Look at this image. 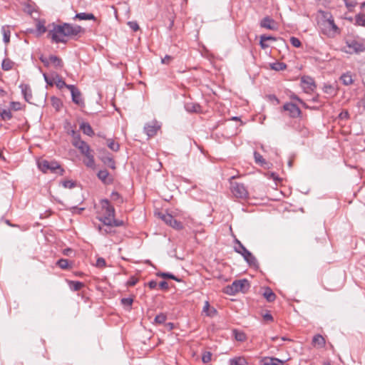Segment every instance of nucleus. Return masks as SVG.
<instances>
[{"label":"nucleus","mask_w":365,"mask_h":365,"mask_svg":"<svg viewBox=\"0 0 365 365\" xmlns=\"http://www.w3.org/2000/svg\"><path fill=\"white\" fill-rule=\"evenodd\" d=\"M320 13L322 16L318 22V25L322 34L329 38H334L340 34L341 29L335 24L331 14L322 11Z\"/></svg>","instance_id":"nucleus-1"},{"label":"nucleus","mask_w":365,"mask_h":365,"mask_svg":"<svg viewBox=\"0 0 365 365\" xmlns=\"http://www.w3.org/2000/svg\"><path fill=\"white\" fill-rule=\"evenodd\" d=\"M101 205L103 216L100 220L104 225H110L111 222L110 220L113 221V217H115V209L110 205L109 201L106 199L101 200Z\"/></svg>","instance_id":"nucleus-2"},{"label":"nucleus","mask_w":365,"mask_h":365,"mask_svg":"<svg viewBox=\"0 0 365 365\" xmlns=\"http://www.w3.org/2000/svg\"><path fill=\"white\" fill-rule=\"evenodd\" d=\"M250 287V282L247 279L235 280L231 285L226 287V293L231 295L240 292L245 293L249 289Z\"/></svg>","instance_id":"nucleus-3"},{"label":"nucleus","mask_w":365,"mask_h":365,"mask_svg":"<svg viewBox=\"0 0 365 365\" xmlns=\"http://www.w3.org/2000/svg\"><path fill=\"white\" fill-rule=\"evenodd\" d=\"M343 51L352 54L359 53L365 51V41L364 40L349 39L346 41V46Z\"/></svg>","instance_id":"nucleus-4"},{"label":"nucleus","mask_w":365,"mask_h":365,"mask_svg":"<svg viewBox=\"0 0 365 365\" xmlns=\"http://www.w3.org/2000/svg\"><path fill=\"white\" fill-rule=\"evenodd\" d=\"M38 167L43 173H48L51 171L52 173H59L61 175L63 174V169H62L56 161H48L46 160H42L38 162Z\"/></svg>","instance_id":"nucleus-5"},{"label":"nucleus","mask_w":365,"mask_h":365,"mask_svg":"<svg viewBox=\"0 0 365 365\" xmlns=\"http://www.w3.org/2000/svg\"><path fill=\"white\" fill-rule=\"evenodd\" d=\"M236 244L237 246L235 247V252L240 254L250 266L257 267V260L255 257L238 240H236Z\"/></svg>","instance_id":"nucleus-6"},{"label":"nucleus","mask_w":365,"mask_h":365,"mask_svg":"<svg viewBox=\"0 0 365 365\" xmlns=\"http://www.w3.org/2000/svg\"><path fill=\"white\" fill-rule=\"evenodd\" d=\"M48 35L55 43H66L67 37L63 25H53V29L49 31Z\"/></svg>","instance_id":"nucleus-7"},{"label":"nucleus","mask_w":365,"mask_h":365,"mask_svg":"<svg viewBox=\"0 0 365 365\" xmlns=\"http://www.w3.org/2000/svg\"><path fill=\"white\" fill-rule=\"evenodd\" d=\"M230 190L233 195L240 199H245L248 197V191L244 184L230 182Z\"/></svg>","instance_id":"nucleus-8"},{"label":"nucleus","mask_w":365,"mask_h":365,"mask_svg":"<svg viewBox=\"0 0 365 365\" xmlns=\"http://www.w3.org/2000/svg\"><path fill=\"white\" fill-rule=\"evenodd\" d=\"M160 218L168 225L176 230L182 229V225L180 222L175 220L173 215L168 213L161 214Z\"/></svg>","instance_id":"nucleus-9"},{"label":"nucleus","mask_w":365,"mask_h":365,"mask_svg":"<svg viewBox=\"0 0 365 365\" xmlns=\"http://www.w3.org/2000/svg\"><path fill=\"white\" fill-rule=\"evenodd\" d=\"M301 85L304 91L309 93L314 90L316 85L313 78L309 76H303L301 78Z\"/></svg>","instance_id":"nucleus-10"},{"label":"nucleus","mask_w":365,"mask_h":365,"mask_svg":"<svg viewBox=\"0 0 365 365\" xmlns=\"http://www.w3.org/2000/svg\"><path fill=\"white\" fill-rule=\"evenodd\" d=\"M73 145L78 148L83 155H86L91 152L90 146L85 141L81 140L79 136L75 137Z\"/></svg>","instance_id":"nucleus-11"},{"label":"nucleus","mask_w":365,"mask_h":365,"mask_svg":"<svg viewBox=\"0 0 365 365\" xmlns=\"http://www.w3.org/2000/svg\"><path fill=\"white\" fill-rule=\"evenodd\" d=\"M67 88L71 91L73 102L79 106L83 105L81 91L74 85L68 86Z\"/></svg>","instance_id":"nucleus-12"},{"label":"nucleus","mask_w":365,"mask_h":365,"mask_svg":"<svg viewBox=\"0 0 365 365\" xmlns=\"http://www.w3.org/2000/svg\"><path fill=\"white\" fill-rule=\"evenodd\" d=\"M160 128V125L156 120L148 123L144 127V130L148 137H153L156 135L158 130Z\"/></svg>","instance_id":"nucleus-13"},{"label":"nucleus","mask_w":365,"mask_h":365,"mask_svg":"<svg viewBox=\"0 0 365 365\" xmlns=\"http://www.w3.org/2000/svg\"><path fill=\"white\" fill-rule=\"evenodd\" d=\"M63 26L67 37L77 36L81 31V27L80 26H73L67 23H64Z\"/></svg>","instance_id":"nucleus-14"},{"label":"nucleus","mask_w":365,"mask_h":365,"mask_svg":"<svg viewBox=\"0 0 365 365\" xmlns=\"http://www.w3.org/2000/svg\"><path fill=\"white\" fill-rule=\"evenodd\" d=\"M284 110L289 113V115L292 118L299 117L301 114V110L295 104L292 103H285L283 106Z\"/></svg>","instance_id":"nucleus-15"},{"label":"nucleus","mask_w":365,"mask_h":365,"mask_svg":"<svg viewBox=\"0 0 365 365\" xmlns=\"http://www.w3.org/2000/svg\"><path fill=\"white\" fill-rule=\"evenodd\" d=\"M260 26L269 30H277V26L276 22L269 16H266L260 21Z\"/></svg>","instance_id":"nucleus-16"},{"label":"nucleus","mask_w":365,"mask_h":365,"mask_svg":"<svg viewBox=\"0 0 365 365\" xmlns=\"http://www.w3.org/2000/svg\"><path fill=\"white\" fill-rule=\"evenodd\" d=\"M21 88V93L24 96V98L26 101L30 103L31 99L32 98V93L30 86L28 84H21L19 86Z\"/></svg>","instance_id":"nucleus-17"},{"label":"nucleus","mask_w":365,"mask_h":365,"mask_svg":"<svg viewBox=\"0 0 365 365\" xmlns=\"http://www.w3.org/2000/svg\"><path fill=\"white\" fill-rule=\"evenodd\" d=\"M261 363L262 365H282L284 361L274 357H264Z\"/></svg>","instance_id":"nucleus-18"},{"label":"nucleus","mask_w":365,"mask_h":365,"mask_svg":"<svg viewBox=\"0 0 365 365\" xmlns=\"http://www.w3.org/2000/svg\"><path fill=\"white\" fill-rule=\"evenodd\" d=\"M340 81L344 86H350L354 83L353 75L351 72L343 73L340 77Z\"/></svg>","instance_id":"nucleus-19"},{"label":"nucleus","mask_w":365,"mask_h":365,"mask_svg":"<svg viewBox=\"0 0 365 365\" xmlns=\"http://www.w3.org/2000/svg\"><path fill=\"white\" fill-rule=\"evenodd\" d=\"M1 33L3 34V40L4 42L7 44L10 41L11 36V30L10 26L8 25H4L1 27Z\"/></svg>","instance_id":"nucleus-20"},{"label":"nucleus","mask_w":365,"mask_h":365,"mask_svg":"<svg viewBox=\"0 0 365 365\" xmlns=\"http://www.w3.org/2000/svg\"><path fill=\"white\" fill-rule=\"evenodd\" d=\"M80 128L85 135L92 136L94 135V132L89 123L83 122L80 125Z\"/></svg>","instance_id":"nucleus-21"},{"label":"nucleus","mask_w":365,"mask_h":365,"mask_svg":"<svg viewBox=\"0 0 365 365\" xmlns=\"http://www.w3.org/2000/svg\"><path fill=\"white\" fill-rule=\"evenodd\" d=\"M312 344L314 346L322 348L325 345V339L322 335L317 334L313 337Z\"/></svg>","instance_id":"nucleus-22"},{"label":"nucleus","mask_w":365,"mask_h":365,"mask_svg":"<svg viewBox=\"0 0 365 365\" xmlns=\"http://www.w3.org/2000/svg\"><path fill=\"white\" fill-rule=\"evenodd\" d=\"M75 19L78 20H95L96 17L93 14L91 13H78L75 16Z\"/></svg>","instance_id":"nucleus-23"},{"label":"nucleus","mask_w":365,"mask_h":365,"mask_svg":"<svg viewBox=\"0 0 365 365\" xmlns=\"http://www.w3.org/2000/svg\"><path fill=\"white\" fill-rule=\"evenodd\" d=\"M264 298L269 302H272L275 300L276 295L269 287H267L263 293Z\"/></svg>","instance_id":"nucleus-24"},{"label":"nucleus","mask_w":365,"mask_h":365,"mask_svg":"<svg viewBox=\"0 0 365 365\" xmlns=\"http://www.w3.org/2000/svg\"><path fill=\"white\" fill-rule=\"evenodd\" d=\"M53 80L54 81L53 83H55L56 86L60 89L63 88V87L67 88V86H69L68 84H66L65 81L58 74H55L53 76Z\"/></svg>","instance_id":"nucleus-25"},{"label":"nucleus","mask_w":365,"mask_h":365,"mask_svg":"<svg viewBox=\"0 0 365 365\" xmlns=\"http://www.w3.org/2000/svg\"><path fill=\"white\" fill-rule=\"evenodd\" d=\"M84 155L86 158V159L84 160L85 165L88 168H94L95 160H94V157L91 154V153L90 152Z\"/></svg>","instance_id":"nucleus-26"},{"label":"nucleus","mask_w":365,"mask_h":365,"mask_svg":"<svg viewBox=\"0 0 365 365\" xmlns=\"http://www.w3.org/2000/svg\"><path fill=\"white\" fill-rule=\"evenodd\" d=\"M49 60L53 64L56 68H61L63 67L62 60L56 56H50Z\"/></svg>","instance_id":"nucleus-27"},{"label":"nucleus","mask_w":365,"mask_h":365,"mask_svg":"<svg viewBox=\"0 0 365 365\" xmlns=\"http://www.w3.org/2000/svg\"><path fill=\"white\" fill-rule=\"evenodd\" d=\"M230 365H247V362L244 357H236L230 360Z\"/></svg>","instance_id":"nucleus-28"},{"label":"nucleus","mask_w":365,"mask_h":365,"mask_svg":"<svg viewBox=\"0 0 365 365\" xmlns=\"http://www.w3.org/2000/svg\"><path fill=\"white\" fill-rule=\"evenodd\" d=\"M0 116L4 120H10L12 118V113L9 109H3L0 108Z\"/></svg>","instance_id":"nucleus-29"},{"label":"nucleus","mask_w":365,"mask_h":365,"mask_svg":"<svg viewBox=\"0 0 365 365\" xmlns=\"http://www.w3.org/2000/svg\"><path fill=\"white\" fill-rule=\"evenodd\" d=\"M355 24L357 26H365L364 14H358L355 16Z\"/></svg>","instance_id":"nucleus-30"},{"label":"nucleus","mask_w":365,"mask_h":365,"mask_svg":"<svg viewBox=\"0 0 365 365\" xmlns=\"http://www.w3.org/2000/svg\"><path fill=\"white\" fill-rule=\"evenodd\" d=\"M102 160H103V163L108 168H110L113 170H114L115 168V163L111 157H110V156L105 157L102 159Z\"/></svg>","instance_id":"nucleus-31"},{"label":"nucleus","mask_w":365,"mask_h":365,"mask_svg":"<svg viewBox=\"0 0 365 365\" xmlns=\"http://www.w3.org/2000/svg\"><path fill=\"white\" fill-rule=\"evenodd\" d=\"M14 63L9 58H6L2 61L1 67L4 71H9L12 68Z\"/></svg>","instance_id":"nucleus-32"},{"label":"nucleus","mask_w":365,"mask_h":365,"mask_svg":"<svg viewBox=\"0 0 365 365\" xmlns=\"http://www.w3.org/2000/svg\"><path fill=\"white\" fill-rule=\"evenodd\" d=\"M98 178L102 180L104 183L108 182V178L109 175L108 172L106 170H100L98 174Z\"/></svg>","instance_id":"nucleus-33"},{"label":"nucleus","mask_w":365,"mask_h":365,"mask_svg":"<svg viewBox=\"0 0 365 365\" xmlns=\"http://www.w3.org/2000/svg\"><path fill=\"white\" fill-rule=\"evenodd\" d=\"M107 145L110 150L115 152L118 151L120 148L119 144L118 143H115L113 139L107 140Z\"/></svg>","instance_id":"nucleus-34"},{"label":"nucleus","mask_w":365,"mask_h":365,"mask_svg":"<svg viewBox=\"0 0 365 365\" xmlns=\"http://www.w3.org/2000/svg\"><path fill=\"white\" fill-rule=\"evenodd\" d=\"M286 67H287L286 64L284 63H281V62H275V63L271 64L272 69H273L274 71H283L284 69L286 68Z\"/></svg>","instance_id":"nucleus-35"},{"label":"nucleus","mask_w":365,"mask_h":365,"mask_svg":"<svg viewBox=\"0 0 365 365\" xmlns=\"http://www.w3.org/2000/svg\"><path fill=\"white\" fill-rule=\"evenodd\" d=\"M157 276L161 277L165 279H174L178 282L180 281V279H178L174 274H173L171 273H168V272H158L157 274Z\"/></svg>","instance_id":"nucleus-36"},{"label":"nucleus","mask_w":365,"mask_h":365,"mask_svg":"<svg viewBox=\"0 0 365 365\" xmlns=\"http://www.w3.org/2000/svg\"><path fill=\"white\" fill-rule=\"evenodd\" d=\"M56 264L63 269H66L69 267V262L66 259H60L57 261Z\"/></svg>","instance_id":"nucleus-37"},{"label":"nucleus","mask_w":365,"mask_h":365,"mask_svg":"<svg viewBox=\"0 0 365 365\" xmlns=\"http://www.w3.org/2000/svg\"><path fill=\"white\" fill-rule=\"evenodd\" d=\"M166 319H167L166 315L163 313H160L155 317L154 322L155 324H162L165 323Z\"/></svg>","instance_id":"nucleus-38"},{"label":"nucleus","mask_w":365,"mask_h":365,"mask_svg":"<svg viewBox=\"0 0 365 365\" xmlns=\"http://www.w3.org/2000/svg\"><path fill=\"white\" fill-rule=\"evenodd\" d=\"M83 287V284L81 282H70V288L73 291H78Z\"/></svg>","instance_id":"nucleus-39"},{"label":"nucleus","mask_w":365,"mask_h":365,"mask_svg":"<svg viewBox=\"0 0 365 365\" xmlns=\"http://www.w3.org/2000/svg\"><path fill=\"white\" fill-rule=\"evenodd\" d=\"M51 103H52L53 107H54L56 110H58L61 108V106H62V103L60 101V99H58L56 97H52L51 98Z\"/></svg>","instance_id":"nucleus-40"},{"label":"nucleus","mask_w":365,"mask_h":365,"mask_svg":"<svg viewBox=\"0 0 365 365\" xmlns=\"http://www.w3.org/2000/svg\"><path fill=\"white\" fill-rule=\"evenodd\" d=\"M185 108L187 111L190 112H198L200 109V106L198 104H187L185 106Z\"/></svg>","instance_id":"nucleus-41"},{"label":"nucleus","mask_w":365,"mask_h":365,"mask_svg":"<svg viewBox=\"0 0 365 365\" xmlns=\"http://www.w3.org/2000/svg\"><path fill=\"white\" fill-rule=\"evenodd\" d=\"M254 157L255 160L257 164L262 165L264 163H265L264 159L259 153L255 152Z\"/></svg>","instance_id":"nucleus-42"},{"label":"nucleus","mask_w":365,"mask_h":365,"mask_svg":"<svg viewBox=\"0 0 365 365\" xmlns=\"http://www.w3.org/2000/svg\"><path fill=\"white\" fill-rule=\"evenodd\" d=\"M111 200L117 202L118 203L123 202V199L120 194L117 192H113L110 195Z\"/></svg>","instance_id":"nucleus-43"},{"label":"nucleus","mask_w":365,"mask_h":365,"mask_svg":"<svg viewBox=\"0 0 365 365\" xmlns=\"http://www.w3.org/2000/svg\"><path fill=\"white\" fill-rule=\"evenodd\" d=\"M235 337L237 341H243L246 339L245 334L242 331H235Z\"/></svg>","instance_id":"nucleus-44"},{"label":"nucleus","mask_w":365,"mask_h":365,"mask_svg":"<svg viewBox=\"0 0 365 365\" xmlns=\"http://www.w3.org/2000/svg\"><path fill=\"white\" fill-rule=\"evenodd\" d=\"M133 302V299L130 297L121 299V304L124 307H128L129 308L131 307Z\"/></svg>","instance_id":"nucleus-45"},{"label":"nucleus","mask_w":365,"mask_h":365,"mask_svg":"<svg viewBox=\"0 0 365 365\" xmlns=\"http://www.w3.org/2000/svg\"><path fill=\"white\" fill-rule=\"evenodd\" d=\"M111 222L110 225H105L108 227H119L123 225V222L122 220H115L114 217H113V221L110 220Z\"/></svg>","instance_id":"nucleus-46"},{"label":"nucleus","mask_w":365,"mask_h":365,"mask_svg":"<svg viewBox=\"0 0 365 365\" xmlns=\"http://www.w3.org/2000/svg\"><path fill=\"white\" fill-rule=\"evenodd\" d=\"M212 359V354L210 351H206L202 354V360L204 363H208Z\"/></svg>","instance_id":"nucleus-47"},{"label":"nucleus","mask_w":365,"mask_h":365,"mask_svg":"<svg viewBox=\"0 0 365 365\" xmlns=\"http://www.w3.org/2000/svg\"><path fill=\"white\" fill-rule=\"evenodd\" d=\"M36 29L40 34H43L46 31V28L44 25V22L38 21L36 24Z\"/></svg>","instance_id":"nucleus-48"},{"label":"nucleus","mask_w":365,"mask_h":365,"mask_svg":"<svg viewBox=\"0 0 365 365\" xmlns=\"http://www.w3.org/2000/svg\"><path fill=\"white\" fill-rule=\"evenodd\" d=\"M290 43L295 48H299L301 46V41H299V38H297L296 37H294V36L291 37Z\"/></svg>","instance_id":"nucleus-49"},{"label":"nucleus","mask_w":365,"mask_h":365,"mask_svg":"<svg viewBox=\"0 0 365 365\" xmlns=\"http://www.w3.org/2000/svg\"><path fill=\"white\" fill-rule=\"evenodd\" d=\"M62 185L65 188L71 189L76 186L75 182L72 180H65L62 182Z\"/></svg>","instance_id":"nucleus-50"},{"label":"nucleus","mask_w":365,"mask_h":365,"mask_svg":"<svg viewBox=\"0 0 365 365\" xmlns=\"http://www.w3.org/2000/svg\"><path fill=\"white\" fill-rule=\"evenodd\" d=\"M11 109L15 111L21 109V105L19 102L12 101L10 103Z\"/></svg>","instance_id":"nucleus-51"},{"label":"nucleus","mask_w":365,"mask_h":365,"mask_svg":"<svg viewBox=\"0 0 365 365\" xmlns=\"http://www.w3.org/2000/svg\"><path fill=\"white\" fill-rule=\"evenodd\" d=\"M112 227H113L106 226V228H103L99 226L98 230L102 235H107L112 232Z\"/></svg>","instance_id":"nucleus-52"},{"label":"nucleus","mask_w":365,"mask_h":365,"mask_svg":"<svg viewBox=\"0 0 365 365\" xmlns=\"http://www.w3.org/2000/svg\"><path fill=\"white\" fill-rule=\"evenodd\" d=\"M128 26L132 29L133 31H137L139 29V26L137 21H132L128 22Z\"/></svg>","instance_id":"nucleus-53"},{"label":"nucleus","mask_w":365,"mask_h":365,"mask_svg":"<svg viewBox=\"0 0 365 365\" xmlns=\"http://www.w3.org/2000/svg\"><path fill=\"white\" fill-rule=\"evenodd\" d=\"M106 260L103 257H98L96 260V265L97 267H99V268H102V267H106Z\"/></svg>","instance_id":"nucleus-54"},{"label":"nucleus","mask_w":365,"mask_h":365,"mask_svg":"<svg viewBox=\"0 0 365 365\" xmlns=\"http://www.w3.org/2000/svg\"><path fill=\"white\" fill-rule=\"evenodd\" d=\"M290 98L292 99V100H295V101H297L299 103H301L302 105V106H304V108H307L306 103L301 99L299 98L296 94L294 93H292L290 95Z\"/></svg>","instance_id":"nucleus-55"},{"label":"nucleus","mask_w":365,"mask_h":365,"mask_svg":"<svg viewBox=\"0 0 365 365\" xmlns=\"http://www.w3.org/2000/svg\"><path fill=\"white\" fill-rule=\"evenodd\" d=\"M210 303L208 301H206L205 302V304L203 306V308H202V312L205 313L207 315H211L212 314L209 313L210 312Z\"/></svg>","instance_id":"nucleus-56"},{"label":"nucleus","mask_w":365,"mask_h":365,"mask_svg":"<svg viewBox=\"0 0 365 365\" xmlns=\"http://www.w3.org/2000/svg\"><path fill=\"white\" fill-rule=\"evenodd\" d=\"M43 76L47 84L50 86H52L53 84L54 81L53 80V78H50L46 73H43Z\"/></svg>","instance_id":"nucleus-57"},{"label":"nucleus","mask_w":365,"mask_h":365,"mask_svg":"<svg viewBox=\"0 0 365 365\" xmlns=\"http://www.w3.org/2000/svg\"><path fill=\"white\" fill-rule=\"evenodd\" d=\"M159 287L160 289H165V290L168 289L169 287L168 282L165 281L160 282L159 284Z\"/></svg>","instance_id":"nucleus-58"},{"label":"nucleus","mask_w":365,"mask_h":365,"mask_svg":"<svg viewBox=\"0 0 365 365\" xmlns=\"http://www.w3.org/2000/svg\"><path fill=\"white\" fill-rule=\"evenodd\" d=\"M172 60V57L170 56L166 55L163 58H162L161 61L163 63L168 64Z\"/></svg>","instance_id":"nucleus-59"},{"label":"nucleus","mask_w":365,"mask_h":365,"mask_svg":"<svg viewBox=\"0 0 365 365\" xmlns=\"http://www.w3.org/2000/svg\"><path fill=\"white\" fill-rule=\"evenodd\" d=\"M40 60L46 66H48L49 63H51L49 58H46L43 56H41Z\"/></svg>","instance_id":"nucleus-60"},{"label":"nucleus","mask_w":365,"mask_h":365,"mask_svg":"<svg viewBox=\"0 0 365 365\" xmlns=\"http://www.w3.org/2000/svg\"><path fill=\"white\" fill-rule=\"evenodd\" d=\"M260 38L262 40V41H269V40H273L274 41L275 40V38L274 37H272L271 36H266V35H262L260 36Z\"/></svg>","instance_id":"nucleus-61"},{"label":"nucleus","mask_w":365,"mask_h":365,"mask_svg":"<svg viewBox=\"0 0 365 365\" xmlns=\"http://www.w3.org/2000/svg\"><path fill=\"white\" fill-rule=\"evenodd\" d=\"M157 285H158V283L156 281L152 280L148 282V286L150 289L156 288Z\"/></svg>","instance_id":"nucleus-62"},{"label":"nucleus","mask_w":365,"mask_h":365,"mask_svg":"<svg viewBox=\"0 0 365 365\" xmlns=\"http://www.w3.org/2000/svg\"><path fill=\"white\" fill-rule=\"evenodd\" d=\"M263 318L264 320H267V321H272L273 320L272 316L269 313H266L265 314H264Z\"/></svg>","instance_id":"nucleus-63"},{"label":"nucleus","mask_w":365,"mask_h":365,"mask_svg":"<svg viewBox=\"0 0 365 365\" xmlns=\"http://www.w3.org/2000/svg\"><path fill=\"white\" fill-rule=\"evenodd\" d=\"M259 45H260V46H261L262 48H267V47L269 46L265 43V41H262L261 38H260Z\"/></svg>","instance_id":"nucleus-64"}]
</instances>
